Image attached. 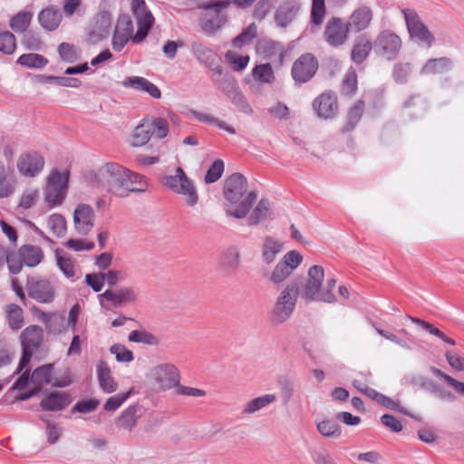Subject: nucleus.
Masks as SVG:
<instances>
[{
    "mask_svg": "<svg viewBox=\"0 0 464 464\" xmlns=\"http://www.w3.org/2000/svg\"><path fill=\"white\" fill-rule=\"evenodd\" d=\"M85 181L95 188H103L116 197L124 198L130 192H144L145 177L131 172L117 163H106L97 170L89 171Z\"/></svg>",
    "mask_w": 464,
    "mask_h": 464,
    "instance_id": "1",
    "label": "nucleus"
},
{
    "mask_svg": "<svg viewBox=\"0 0 464 464\" xmlns=\"http://www.w3.org/2000/svg\"><path fill=\"white\" fill-rule=\"evenodd\" d=\"M223 195L226 214L237 219L245 218L257 198L256 190H248V183L241 173H233L224 181Z\"/></svg>",
    "mask_w": 464,
    "mask_h": 464,
    "instance_id": "2",
    "label": "nucleus"
},
{
    "mask_svg": "<svg viewBox=\"0 0 464 464\" xmlns=\"http://www.w3.org/2000/svg\"><path fill=\"white\" fill-rule=\"evenodd\" d=\"M300 293V284L288 283L279 293L271 310V321L276 324L286 322L293 314Z\"/></svg>",
    "mask_w": 464,
    "mask_h": 464,
    "instance_id": "3",
    "label": "nucleus"
},
{
    "mask_svg": "<svg viewBox=\"0 0 464 464\" xmlns=\"http://www.w3.org/2000/svg\"><path fill=\"white\" fill-rule=\"evenodd\" d=\"M324 277L323 266L314 265L308 269L307 281L302 295L306 303L314 301L334 303L336 301L335 295L330 294V291H322Z\"/></svg>",
    "mask_w": 464,
    "mask_h": 464,
    "instance_id": "4",
    "label": "nucleus"
},
{
    "mask_svg": "<svg viewBox=\"0 0 464 464\" xmlns=\"http://www.w3.org/2000/svg\"><path fill=\"white\" fill-rule=\"evenodd\" d=\"M163 185L184 198L185 204L194 207L198 201V195L194 182L188 179L181 168H177L173 175L162 179Z\"/></svg>",
    "mask_w": 464,
    "mask_h": 464,
    "instance_id": "5",
    "label": "nucleus"
},
{
    "mask_svg": "<svg viewBox=\"0 0 464 464\" xmlns=\"http://www.w3.org/2000/svg\"><path fill=\"white\" fill-rule=\"evenodd\" d=\"M148 379L160 391H167L179 384L180 375L172 363H160L150 368Z\"/></svg>",
    "mask_w": 464,
    "mask_h": 464,
    "instance_id": "6",
    "label": "nucleus"
},
{
    "mask_svg": "<svg viewBox=\"0 0 464 464\" xmlns=\"http://www.w3.org/2000/svg\"><path fill=\"white\" fill-rule=\"evenodd\" d=\"M214 83L221 90L227 99L237 106L240 111L251 115L253 110L246 97L240 91L237 81L229 73H225L221 79H214Z\"/></svg>",
    "mask_w": 464,
    "mask_h": 464,
    "instance_id": "7",
    "label": "nucleus"
},
{
    "mask_svg": "<svg viewBox=\"0 0 464 464\" xmlns=\"http://www.w3.org/2000/svg\"><path fill=\"white\" fill-rule=\"evenodd\" d=\"M402 13L411 39L421 46L430 47L435 38L418 14L409 8L403 9Z\"/></svg>",
    "mask_w": 464,
    "mask_h": 464,
    "instance_id": "8",
    "label": "nucleus"
},
{
    "mask_svg": "<svg viewBox=\"0 0 464 464\" xmlns=\"http://www.w3.org/2000/svg\"><path fill=\"white\" fill-rule=\"evenodd\" d=\"M69 173L53 170L47 178V184L44 188L45 201L52 206L61 205L67 193V183Z\"/></svg>",
    "mask_w": 464,
    "mask_h": 464,
    "instance_id": "9",
    "label": "nucleus"
},
{
    "mask_svg": "<svg viewBox=\"0 0 464 464\" xmlns=\"http://www.w3.org/2000/svg\"><path fill=\"white\" fill-rule=\"evenodd\" d=\"M349 26L339 17L330 18L324 30V39L332 47L338 48L346 44L349 38Z\"/></svg>",
    "mask_w": 464,
    "mask_h": 464,
    "instance_id": "10",
    "label": "nucleus"
},
{
    "mask_svg": "<svg viewBox=\"0 0 464 464\" xmlns=\"http://www.w3.org/2000/svg\"><path fill=\"white\" fill-rule=\"evenodd\" d=\"M373 46L379 55L392 60L401 48V40L396 34L385 30L379 34Z\"/></svg>",
    "mask_w": 464,
    "mask_h": 464,
    "instance_id": "11",
    "label": "nucleus"
},
{
    "mask_svg": "<svg viewBox=\"0 0 464 464\" xmlns=\"http://www.w3.org/2000/svg\"><path fill=\"white\" fill-rule=\"evenodd\" d=\"M318 63L311 53L302 54L293 64L292 77L297 83L308 82L316 72Z\"/></svg>",
    "mask_w": 464,
    "mask_h": 464,
    "instance_id": "12",
    "label": "nucleus"
},
{
    "mask_svg": "<svg viewBox=\"0 0 464 464\" xmlns=\"http://www.w3.org/2000/svg\"><path fill=\"white\" fill-rule=\"evenodd\" d=\"M95 213L88 204H79L73 211V227L81 236L88 235L94 227Z\"/></svg>",
    "mask_w": 464,
    "mask_h": 464,
    "instance_id": "13",
    "label": "nucleus"
},
{
    "mask_svg": "<svg viewBox=\"0 0 464 464\" xmlns=\"http://www.w3.org/2000/svg\"><path fill=\"white\" fill-rule=\"evenodd\" d=\"M44 166V157L37 151L23 153L17 160V169L21 175L34 178Z\"/></svg>",
    "mask_w": 464,
    "mask_h": 464,
    "instance_id": "14",
    "label": "nucleus"
},
{
    "mask_svg": "<svg viewBox=\"0 0 464 464\" xmlns=\"http://www.w3.org/2000/svg\"><path fill=\"white\" fill-rule=\"evenodd\" d=\"M100 303L102 305V299L111 303L114 307H120L127 304H133L138 296L132 287L121 286L115 290H106L99 295Z\"/></svg>",
    "mask_w": 464,
    "mask_h": 464,
    "instance_id": "15",
    "label": "nucleus"
},
{
    "mask_svg": "<svg viewBox=\"0 0 464 464\" xmlns=\"http://www.w3.org/2000/svg\"><path fill=\"white\" fill-rule=\"evenodd\" d=\"M313 108L319 118H334L338 112L337 98L334 93L325 92L314 100Z\"/></svg>",
    "mask_w": 464,
    "mask_h": 464,
    "instance_id": "16",
    "label": "nucleus"
},
{
    "mask_svg": "<svg viewBox=\"0 0 464 464\" xmlns=\"http://www.w3.org/2000/svg\"><path fill=\"white\" fill-rule=\"evenodd\" d=\"M111 24V14L107 11L100 12L89 32L88 42L94 44L104 39L109 34Z\"/></svg>",
    "mask_w": 464,
    "mask_h": 464,
    "instance_id": "17",
    "label": "nucleus"
},
{
    "mask_svg": "<svg viewBox=\"0 0 464 464\" xmlns=\"http://www.w3.org/2000/svg\"><path fill=\"white\" fill-rule=\"evenodd\" d=\"M28 295L39 303H50L53 300L54 291L48 280L32 279L28 283Z\"/></svg>",
    "mask_w": 464,
    "mask_h": 464,
    "instance_id": "18",
    "label": "nucleus"
},
{
    "mask_svg": "<svg viewBox=\"0 0 464 464\" xmlns=\"http://www.w3.org/2000/svg\"><path fill=\"white\" fill-rule=\"evenodd\" d=\"M283 250L284 244L280 240L271 236H266L263 238L260 246L261 261L269 266L276 261L277 256L281 254Z\"/></svg>",
    "mask_w": 464,
    "mask_h": 464,
    "instance_id": "19",
    "label": "nucleus"
},
{
    "mask_svg": "<svg viewBox=\"0 0 464 464\" xmlns=\"http://www.w3.org/2000/svg\"><path fill=\"white\" fill-rule=\"evenodd\" d=\"M372 20V13L370 7L362 6L353 12L346 24L350 31L362 32L369 27Z\"/></svg>",
    "mask_w": 464,
    "mask_h": 464,
    "instance_id": "20",
    "label": "nucleus"
},
{
    "mask_svg": "<svg viewBox=\"0 0 464 464\" xmlns=\"http://www.w3.org/2000/svg\"><path fill=\"white\" fill-rule=\"evenodd\" d=\"M122 86L149 93L152 98L161 97L160 90L151 82L140 76H131L122 82Z\"/></svg>",
    "mask_w": 464,
    "mask_h": 464,
    "instance_id": "21",
    "label": "nucleus"
},
{
    "mask_svg": "<svg viewBox=\"0 0 464 464\" xmlns=\"http://www.w3.org/2000/svg\"><path fill=\"white\" fill-rule=\"evenodd\" d=\"M258 49L265 58L270 60L276 66L280 67L284 63L285 51L281 44L271 40L263 41L259 44Z\"/></svg>",
    "mask_w": 464,
    "mask_h": 464,
    "instance_id": "22",
    "label": "nucleus"
},
{
    "mask_svg": "<svg viewBox=\"0 0 464 464\" xmlns=\"http://www.w3.org/2000/svg\"><path fill=\"white\" fill-rule=\"evenodd\" d=\"M190 52L200 63L207 67L214 66L220 60L213 50L198 41L191 43Z\"/></svg>",
    "mask_w": 464,
    "mask_h": 464,
    "instance_id": "23",
    "label": "nucleus"
},
{
    "mask_svg": "<svg viewBox=\"0 0 464 464\" xmlns=\"http://www.w3.org/2000/svg\"><path fill=\"white\" fill-rule=\"evenodd\" d=\"M20 339L24 350L35 352L43 341V330L37 325L28 326L22 332Z\"/></svg>",
    "mask_w": 464,
    "mask_h": 464,
    "instance_id": "24",
    "label": "nucleus"
},
{
    "mask_svg": "<svg viewBox=\"0 0 464 464\" xmlns=\"http://www.w3.org/2000/svg\"><path fill=\"white\" fill-rule=\"evenodd\" d=\"M62 20L60 9L55 5H50L43 9L38 14L40 24L47 31L55 30Z\"/></svg>",
    "mask_w": 464,
    "mask_h": 464,
    "instance_id": "25",
    "label": "nucleus"
},
{
    "mask_svg": "<svg viewBox=\"0 0 464 464\" xmlns=\"http://www.w3.org/2000/svg\"><path fill=\"white\" fill-rule=\"evenodd\" d=\"M248 214L247 224L249 226H256L264 222L272 214L270 201L266 198H261Z\"/></svg>",
    "mask_w": 464,
    "mask_h": 464,
    "instance_id": "26",
    "label": "nucleus"
},
{
    "mask_svg": "<svg viewBox=\"0 0 464 464\" xmlns=\"http://www.w3.org/2000/svg\"><path fill=\"white\" fill-rule=\"evenodd\" d=\"M372 49L371 40L364 34L358 36L351 52V59L355 63H362Z\"/></svg>",
    "mask_w": 464,
    "mask_h": 464,
    "instance_id": "27",
    "label": "nucleus"
},
{
    "mask_svg": "<svg viewBox=\"0 0 464 464\" xmlns=\"http://www.w3.org/2000/svg\"><path fill=\"white\" fill-rule=\"evenodd\" d=\"M299 8L298 3L294 0H287L283 3L276 14L277 24L281 26H286L295 19Z\"/></svg>",
    "mask_w": 464,
    "mask_h": 464,
    "instance_id": "28",
    "label": "nucleus"
},
{
    "mask_svg": "<svg viewBox=\"0 0 464 464\" xmlns=\"http://www.w3.org/2000/svg\"><path fill=\"white\" fill-rule=\"evenodd\" d=\"M70 402L71 399L67 393L54 392L41 401V406L46 411H61Z\"/></svg>",
    "mask_w": 464,
    "mask_h": 464,
    "instance_id": "29",
    "label": "nucleus"
},
{
    "mask_svg": "<svg viewBox=\"0 0 464 464\" xmlns=\"http://www.w3.org/2000/svg\"><path fill=\"white\" fill-rule=\"evenodd\" d=\"M97 376L100 387L105 392L111 393L116 391L117 383L114 382L111 370L107 363L101 361L97 365Z\"/></svg>",
    "mask_w": 464,
    "mask_h": 464,
    "instance_id": "30",
    "label": "nucleus"
},
{
    "mask_svg": "<svg viewBox=\"0 0 464 464\" xmlns=\"http://www.w3.org/2000/svg\"><path fill=\"white\" fill-rule=\"evenodd\" d=\"M138 22V30L133 36L132 41L136 44L141 43L153 24L154 17L150 12L142 13L141 14L135 15Z\"/></svg>",
    "mask_w": 464,
    "mask_h": 464,
    "instance_id": "31",
    "label": "nucleus"
},
{
    "mask_svg": "<svg viewBox=\"0 0 464 464\" xmlns=\"http://www.w3.org/2000/svg\"><path fill=\"white\" fill-rule=\"evenodd\" d=\"M19 256L27 266H35L43 259V252L39 246H23L20 247Z\"/></svg>",
    "mask_w": 464,
    "mask_h": 464,
    "instance_id": "32",
    "label": "nucleus"
},
{
    "mask_svg": "<svg viewBox=\"0 0 464 464\" xmlns=\"http://www.w3.org/2000/svg\"><path fill=\"white\" fill-rule=\"evenodd\" d=\"M452 63L447 57L438 59H430L422 67L421 74H437L444 73L451 68Z\"/></svg>",
    "mask_w": 464,
    "mask_h": 464,
    "instance_id": "33",
    "label": "nucleus"
},
{
    "mask_svg": "<svg viewBox=\"0 0 464 464\" xmlns=\"http://www.w3.org/2000/svg\"><path fill=\"white\" fill-rule=\"evenodd\" d=\"M276 399L277 398L275 394H265L252 399L245 404L243 413L246 415L254 414L269 404L274 403Z\"/></svg>",
    "mask_w": 464,
    "mask_h": 464,
    "instance_id": "34",
    "label": "nucleus"
},
{
    "mask_svg": "<svg viewBox=\"0 0 464 464\" xmlns=\"http://www.w3.org/2000/svg\"><path fill=\"white\" fill-rule=\"evenodd\" d=\"M316 430L326 439H338L342 434L340 425L330 419L316 421Z\"/></svg>",
    "mask_w": 464,
    "mask_h": 464,
    "instance_id": "35",
    "label": "nucleus"
},
{
    "mask_svg": "<svg viewBox=\"0 0 464 464\" xmlns=\"http://www.w3.org/2000/svg\"><path fill=\"white\" fill-rule=\"evenodd\" d=\"M152 136L150 125L147 119H144L133 130L131 144L135 147L145 145Z\"/></svg>",
    "mask_w": 464,
    "mask_h": 464,
    "instance_id": "36",
    "label": "nucleus"
},
{
    "mask_svg": "<svg viewBox=\"0 0 464 464\" xmlns=\"http://www.w3.org/2000/svg\"><path fill=\"white\" fill-rule=\"evenodd\" d=\"M52 381V365H43L34 370L31 376V382L35 385L37 391L51 382Z\"/></svg>",
    "mask_w": 464,
    "mask_h": 464,
    "instance_id": "37",
    "label": "nucleus"
},
{
    "mask_svg": "<svg viewBox=\"0 0 464 464\" xmlns=\"http://www.w3.org/2000/svg\"><path fill=\"white\" fill-rule=\"evenodd\" d=\"M32 18L33 13L31 11H22L11 18L9 25L13 31L21 34L29 27Z\"/></svg>",
    "mask_w": 464,
    "mask_h": 464,
    "instance_id": "38",
    "label": "nucleus"
},
{
    "mask_svg": "<svg viewBox=\"0 0 464 464\" xmlns=\"http://www.w3.org/2000/svg\"><path fill=\"white\" fill-rule=\"evenodd\" d=\"M222 266L228 271H236L240 264V252L237 247L230 246L222 255Z\"/></svg>",
    "mask_w": 464,
    "mask_h": 464,
    "instance_id": "39",
    "label": "nucleus"
},
{
    "mask_svg": "<svg viewBox=\"0 0 464 464\" xmlns=\"http://www.w3.org/2000/svg\"><path fill=\"white\" fill-rule=\"evenodd\" d=\"M412 323H414L417 325L421 326L424 330L429 332L430 334L438 337L444 343L454 346L456 344L455 341L450 337H448L444 333H442L439 328L435 327L433 324H431L429 322H426L424 320L415 318V317H409Z\"/></svg>",
    "mask_w": 464,
    "mask_h": 464,
    "instance_id": "40",
    "label": "nucleus"
},
{
    "mask_svg": "<svg viewBox=\"0 0 464 464\" xmlns=\"http://www.w3.org/2000/svg\"><path fill=\"white\" fill-rule=\"evenodd\" d=\"M17 63L28 68L39 69L44 68L48 63V60L41 54L31 53L22 54L18 58Z\"/></svg>",
    "mask_w": 464,
    "mask_h": 464,
    "instance_id": "41",
    "label": "nucleus"
},
{
    "mask_svg": "<svg viewBox=\"0 0 464 464\" xmlns=\"http://www.w3.org/2000/svg\"><path fill=\"white\" fill-rule=\"evenodd\" d=\"M252 73L254 79L262 83H272L276 80L274 71L270 63L256 65L253 69Z\"/></svg>",
    "mask_w": 464,
    "mask_h": 464,
    "instance_id": "42",
    "label": "nucleus"
},
{
    "mask_svg": "<svg viewBox=\"0 0 464 464\" xmlns=\"http://www.w3.org/2000/svg\"><path fill=\"white\" fill-rule=\"evenodd\" d=\"M128 340L133 343H140L147 345H158L159 338L153 334L145 330H134L129 334Z\"/></svg>",
    "mask_w": 464,
    "mask_h": 464,
    "instance_id": "43",
    "label": "nucleus"
},
{
    "mask_svg": "<svg viewBox=\"0 0 464 464\" xmlns=\"http://www.w3.org/2000/svg\"><path fill=\"white\" fill-rule=\"evenodd\" d=\"M137 406L128 407L117 420V424L127 430H130L136 424Z\"/></svg>",
    "mask_w": 464,
    "mask_h": 464,
    "instance_id": "44",
    "label": "nucleus"
},
{
    "mask_svg": "<svg viewBox=\"0 0 464 464\" xmlns=\"http://www.w3.org/2000/svg\"><path fill=\"white\" fill-rule=\"evenodd\" d=\"M257 27L255 23L250 24L243 32L233 40V46L242 48L244 45L251 43L256 36Z\"/></svg>",
    "mask_w": 464,
    "mask_h": 464,
    "instance_id": "45",
    "label": "nucleus"
},
{
    "mask_svg": "<svg viewBox=\"0 0 464 464\" xmlns=\"http://www.w3.org/2000/svg\"><path fill=\"white\" fill-rule=\"evenodd\" d=\"M48 227L53 234L58 237H63L66 233V220L60 214H53L49 217Z\"/></svg>",
    "mask_w": 464,
    "mask_h": 464,
    "instance_id": "46",
    "label": "nucleus"
},
{
    "mask_svg": "<svg viewBox=\"0 0 464 464\" xmlns=\"http://www.w3.org/2000/svg\"><path fill=\"white\" fill-rule=\"evenodd\" d=\"M325 0H312L311 22L319 26L323 24L325 16Z\"/></svg>",
    "mask_w": 464,
    "mask_h": 464,
    "instance_id": "47",
    "label": "nucleus"
},
{
    "mask_svg": "<svg viewBox=\"0 0 464 464\" xmlns=\"http://www.w3.org/2000/svg\"><path fill=\"white\" fill-rule=\"evenodd\" d=\"M147 120L149 121V125H150L152 136H155L158 139H163L168 135L169 124L165 119L151 118Z\"/></svg>",
    "mask_w": 464,
    "mask_h": 464,
    "instance_id": "48",
    "label": "nucleus"
},
{
    "mask_svg": "<svg viewBox=\"0 0 464 464\" xmlns=\"http://www.w3.org/2000/svg\"><path fill=\"white\" fill-rule=\"evenodd\" d=\"M225 165L222 160H216L212 165L208 169L204 180L206 183H214L218 181L223 172H224Z\"/></svg>",
    "mask_w": 464,
    "mask_h": 464,
    "instance_id": "49",
    "label": "nucleus"
},
{
    "mask_svg": "<svg viewBox=\"0 0 464 464\" xmlns=\"http://www.w3.org/2000/svg\"><path fill=\"white\" fill-rule=\"evenodd\" d=\"M58 53L61 59L69 63H72L79 59L77 49L68 43H62L58 46Z\"/></svg>",
    "mask_w": 464,
    "mask_h": 464,
    "instance_id": "50",
    "label": "nucleus"
},
{
    "mask_svg": "<svg viewBox=\"0 0 464 464\" xmlns=\"http://www.w3.org/2000/svg\"><path fill=\"white\" fill-rule=\"evenodd\" d=\"M16 48V41L14 35L8 32L0 34V52L5 54H12Z\"/></svg>",
    "mask_w": 464,
    "mask_h": 464,
    "instance_id": "51",
    "label": "nucleus"
},
{
    "mask_svg": "<svg viewBox=\"0 0 464 464\" xmlns=\"http://www.w3.org/2000/svg\"><path fill=\"white\" fill-rule=\"evenodd\" d=\"M227 60L230 63L234 71L244 70L249 62L248 55H239L232 51H227L226 53Z\"/></svg>",
    "mask_w": 464,
    "mask_h": 464,
    "instance_id": "52",
    "label": "nucleus"
},
{
    "mask_svg": "<svg viewBox=\"0 0 464 464\" xmlns=\"http://www.w3.org/2000/svg\"><path fill=\"white\" fill-rule=\"evenodd\" d=\"M364 111V104L362 101L355 103V105L349 111L348 124L345 128L346 131L353 130L359 122Z\"/></svg>",
    "mask_w": 464,
    "mask_h": 464,
    "instance_id": "53",
    "label": "nucleus"
},
{
    "mask_svg": "<svg viewBox=\"0 0 464 464\" xmlns=\"http://www.w3.org/2000/svg\"><path fill=\"white\" fill-rule=\"evenodd\" d=\"M7 313L10 327L15 330L20 329L24 323L22 309L16 304H11Z\"/></svg>",
    "mask_w": 464,
    "mask_h": 464,
    "instance_id": "54",
    "label": "nucleus"
},
{
    "mask_svg": "<svg viewBox=\"0 0 464 464\" xmlns=\"http://www.w3.org/2000/svg\"><path fill=\"white\" fill-rule=\"evenodd\" d=\"M291 274L289 268L282 261H279L271 272L269 280L274 284H279L284 282Z\"/></svg>",
    "mask_w": 464,
    "mask_h": 464,
    "instance_id": "55",
    "label": "nucleus"
},
{
    "mask_svg": "<svg viewBox=\"0 0 464 464\" xmlns=\"http://www.w3.org/2000/svg\"><path fill=\"white\" fill-rule=\"evenodd\" d=\"M44 79V82H54L63 87L78 88L82 84L78 78L73 77L46 76Z\"/></svg>",
    "mask_w": 464,
    "mask_h": 464,
    "instance_id": "56",
    "label": "nucleus"
},
{
    "mask_svg": "<svg viewBox=\"0 0 464 464\" xmlns=\"http://www.w3.org/2000/svg\"><path fill=\"white\" fill-rule=\"evenodd\" d=\"M357 90V74L354 69H350L343 82V92L345 95H352Z\"/></svg>",
    "mask_w": 464,
    "mask_h": 464,
    "instance_id": "57",
    "label": "nucleus"
},
{
    "mask_svg": "<svg viewBox=\"0 0 464 464\" xmlns=\"http://www.w3.org/2000/svg\"><path fill=\"white\" fill-rule=\"evenodd\" d=\"M111 353L115 355L116 360L121 362H130L133 361L134 356L130 350L127 349L124 345L117 343L113 344Z\"/></svg>",
    "mask_w": 464,
    "mask_h": 464,
    "instance_id": "58",
    "label": "nucleus"
},
{
    "mask_svg": "<svg viewBox=\"0 0 464 464\" xmlns=\"http://www.w3.org/2000/svg\"><path fill=\"white\" fill-rule=\"evenodd\" d=\"M38 197L39 191L37 188L25 189L21 197L19 207L24 209L32 208L36 203Z\"/></svg>",
    "mask_w": 464,
    "mask_h": 464,
    "instance_id": "59",
    "label": "nucleus"
},
{
    "mask_svg": "<svg viewBox=\"0 0 464 464\" xmlns=\"http://www.w3.org/2000/svg\"><path fill=\"white\" fill-rule=\"evenodd\" d=\"M99 401L89 399L78 401L72 408V412L89 413L94 411L99 406Z\"/></svg>",
    "mask_w": 464,
    "mask_h": 464,
    "instance_id": "60",
    "label": "nucleus"
},
{
    "mask_svg": "<svg viewBox=\"0 0 464 464\" xmlns=\"http://www.w3.org/2000/svg\"><path fill=\"white\" fill-rule=\"evenodd\" d=\"M56 257L57 265L60 270L64 274L66 277H72L75 275V269L72 259L64 256H56Z\"/></svg>",
    "mask_w": 464,
    "mask_h": 464,
    "instance_id": "61",
    "label": "nucleus"
},
{
    "mask_svg": "<svg viewBox=\"0 0 464 464\" xmlns=\"http://www.w3.org/2000/svg\"><path fill=\"white\" fill-rule=\"evenodd\" d=\"M311 456L314 464H335L333 456L326 450H312Z\"/></svg>",
    "mask_w": 464,
    "mask_h": 464,
    "instance_id": "62",
    "label": "nucleus"
},
{
    "mask_svg": "<svg viewBox=\"0 0 464 464\" xmlns=\"http://www.w3.org/2000/svg\"><path fill=\"white\" fill-rule=\"evenodd\" d=\"M5 262L8 266V269L12 274H18L23 267V260L19 256V253L6 254Z\"/></svg>",
    "mask_w": 464,
    "mask_h": 464,
    "instance_id": "63",
    "label": "nucleus"
},
{
    "mask_svg": "<svg viewBox=\"0 0 464 464\" xmlns=\"http://www.w3.org/2000/svg\"><path fill=\"white\" fill-rule=\"evenodd\" d=\"M448 363L457 371H464V359L453 350H449L445 353Z\"/></svg>",
    "mask_w": 464,
    "mask_h": 464,
    "instance_id": "64",
    "label": "nucleus"
}]
</instances>
